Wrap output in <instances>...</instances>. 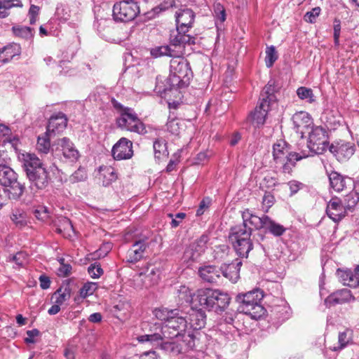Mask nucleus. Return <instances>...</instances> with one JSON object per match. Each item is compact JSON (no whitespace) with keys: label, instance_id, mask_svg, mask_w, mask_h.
Returning <instances> with one entry per match:
<instances>
[{"label":"nucleus","instance_id":"obj_1","mask_svg":"<svg viewBox=\"0 0 359 359\" xmlns=\"http://www.w3.org/2000/svg\"><path fill=\"white\" fill-rule=\"evenodd\" d=\"M193 76L189 62L182 57H174L170 62V75L167 78L161 76L156 77L154 88L156 93L162 97L179 89L184 88L189 85Z\"/></svg>","mask_w":359,"mask_h":359},{"label":"nucleus","instance_id":"obj_2","mask_svg":"<svg viewBox=\"0 0 359 359\" xmlns=\"http://www.w3.org/2000/svg\"><path fill=\"white\" fill-rule=\"evenodd\" d=\"M18 158L32 192L36 193L48 187L51 178L42 160L31 153L21 154Z\"/></svg>","mask_w":359,"mask_h":359},{"label":"nucleus","instance_id":"obj_3","mask_svg":"<svg viewBox=\"0 0 359 359\" xmlns=\"http://www.w3.org/2000/svg\"><path fill=\"white\" fill-rule=\"evenodd\" d=\"M311 154L306 151L297 153L291 150V146L284 140H278L273 145V159L276 167L280 165L283 173L290 174L296 162L307 158Z\"/></svg>","mask_w":359,"mask_h":359},{"label":"nucleus","instance_id":"obj_4","mask_svg":"<svg viewBox=\"0 0 359 359\" xmlns=\"http://www.w3.org/2000/svg\"><path fill=\"white\" fill-rule=\"evenodd\" d=\"M187 320L185 317L180 315L177 309V314L172 316L166 320V324L162 325L161 333L164 338L175 341L176 344H187V337L191 338L195 346V336L192 331H187Z\"/></svg>","mask_w":359,"mask_h":359},{"label":"nucleus","instance_id":"obj_5","mask_svg":"<svg viewBox=\"0 0 359 359\" xmlns=\"http://www.w3.org/2000/svg\"><path fill=\"white\" fill-rule=\"evenodd\" d=\"M196 301L203 309L221 313L229 305L231 297L226 292L219 290L203 288L197 290Z\"/></svg>","mask_w":359,"mask_h":359},{"label":"nucleus","instance_id":"obj_6","mask_svg":"<svg viewBox=\"0 0 359 359\" xmlns=\"http://www.w3.org/2000/svg\"><path fill=\"white\" fill-rule=\"evenodd\" d=\"M263 297L264 292L259 288L239 293L236 297V302L238 304V310L253 319H259L266 313V309L261 304Z\"/></svg>","mask_w":359,"mask_h":359},{"label":"nucleus","instance_id":"obj_7","mask_svg":"<svg viewBox=\"0 0 359 359\" xmlns=\"http://www.w3.org/2000/svg\"><path fill=\"white\" fill-rule=\"evenodd\" d=\"M111 102L119 114V116L116 118V124L118 128L140 135L147 133L145 125L133 108L124 107L114 98L111 99Z\"/></svg>","mask_w":359,"mask_h":359},{"label":"nucleus","instance_id":"obj_8","mask_svg":"<svg viewBox=\"0 0 359 359\" xmlns=\"http://www.w3.org/2000/svg\"><path fill=\"white\" fill-rule=\"evenodd\" d=\"M0 184L11 201H19L26 190L25 184L18 180V173L4 163H0Z\"/></svg>","mask_w":359,"mask_h":359},{"label":"nucleus","instance_id":"obj_9","mask_svg":"<svg viewBox=\"0 0 359 359\" xmlns=\"http://www.w3.org/2000/svg\"><path fill=\"white\" fill-rule=\"evenodd\" d=\"M164 337L158 333L153 334H146L140 337L139 341L141 342L150 341L154 343L156 348L162 351L165 354L172 356H177L191 350L194 348V343L189 336L187 337V344H176L175 341H165Z\"/></svg>","mask_w":359,"mask_h":359},{"label":"nucleus","instance_id":"obj_10","mask_svg":"<svg viewBox=\"0 0 359 359\" xmlns=\"http://www.w3.org/2000/svg\"><path fill=\"white\" fill-rule=\"evenodd\" d=\"M251 235V231L245 229V226H233L230 228L229 241L241 258H248L250 252L253 249Z\"/></svg>","mask_w":359,"mask_h":359},{"label":"nucleus","instance_id":"obj_11","mask_svg":"<svg viewBox=\"0 0 359 359\" xmlns=\"http://www.w3.org/2000/svg\"><path fill=\"white\" fill-rule=\"evenodd\" d=\"M139 14H140V6L134 0H123L116 2L112 9V16L115 22H130Z\"/></svg>","mask_w":359,"mask_h":359},{"label":"nucleus","instance_id":"obj_12","mask_svg":"<svg viewBox=\"0 0 359 359\" xmlns=\"http://www.w3.org/2000/svg\"><path fill=\"white\" fill-rule=\"evenodd\" d=\"M328 133L322 126H313L309 133L307 147L312 154H322L328 145Z\"/></svg>","mask_w":359,"mask_h":359},{"label":"nucleus","instance_id":"obj_13","mask_svg":"<svg viewBox=\"0 0 359 359\" xmlns=\"http://www.w3.org/2000/svg\"><path fill=\"white\" fill-rule=\"evenodd\" d=\"M114 21L103 9L99 8L95 14L93 27L102 38L109 40L112 32Z\"/></svg>","mask_w":359,"mask_h":359},{"label":"nucleus","instance_id":"obj_14","mask_svg":"<svg viewBox=\"0 0 359 359\" xmlns=\"http://www.w3.org/2000/svg\"><path fill=\"white\" fill-rule=\"evenodd\" d=\"M355 149L354 143L343 140L334 141L329 147L330 151L341 163L349 160L354 154Z\"/></svg>","mask_w":359,"mask_h":359},{"label":"nucleus","instance_id":"obj_15","mask_svg":"<svg viewBox=\"0 0 359 359\" xmlns=\"http://www.w3.org/2000/svg\"><path fill=\"white\" fill-rule=\"evenodd\" d=\"M209 238L207 235H202L198 239L191 243L185 250V260L196 262L205 252Z\"/></svg>","mask_w":359,"mask_h":359},{"label":"nucleus","instance_id":"obj_16","mask_svg":"<svg viewBox=\"0 0 359 359\" xmlns=\"http://www.w3.org/2000/svg\"><path fill=\"white\" fill-rule=\"evenodd\" d=\"M147 239V237L143 236L134 241V243L127 251L126 258L128 262L135 264L144 257L145 251L149 248Z\"/></svg>","mask_w":359,"mask_h":359},{"label":"nucleus","instance_id":"obj_17","mask_svg":"<svg viewBox=\"0 0 359 359\" xmlns=\"http://www.w3.org/2000/svg\"><path fill=\"white\" fill-rule=\"evenodd\" d=\"M111 154L114 160H127L133 156V142L121 137L112 147Z\"/></svg>","mask_w":359,"mask_h":359},{"label":"nucleus","instance_id":"obj_18","mask_svg":"<svg viewBox=\"0 0 359 359\" xmlns=\"http://www.w3.org/2000/svg\"><path fill=\"white\" fill-rule=\"evenodd\" d=\"M241 216L243 223L236 225L237 226H245V229H250L251 231V233H252L253 229L256 230L264 229L266 222V219H265L266 215H264L262 217H258L253 214L249 209H245L242 212Z\"/></svg>","mask_w":359,"mask_h":359},{"label":"nucleus","instance_id":"obj_19","mask_svg":"<svg viewBox=\"0 0 359 359\" xmlns=\"http://www.w3.org/2000/svg\"><path fill=\"white\" fill-rule=\"evenodd\" d=\"M328 176L330 187L337 192L342 191L346 189L347 187H351L353 183L351 178L343 175L341 173L331 170L330 172L327 171Z\"/></svg>","mask_w":359,"mask_h":359},{"label":"nucleus","instance_id":"obj_20","mask_svg":"<svg viewBox=\"0 0 359 359\" xmlns=\"http://www.w3.org/2000/svg\"><path fill=\"white\" fill-rule=\"evenodd\" d=\"M67 125V118L62 112L53 114L48 120L46 135L59 133L63 131Z\"/></svg>","mask_w":359,"mask_h":359},{"label":"nucleus","instance_id":"obj_21","mask_svg":"<svg viewBox=\"0 0 359 359\" xmlns=\"http://www.w3.org/2000/svg\"><path fill=\"white\" fill-rule=\"evenodd\" d=\"M190 327L194 330L203 328L206 323V314L203 307L197 309V304L191 306L188 312Z\"/></svg>","mask_w":359,"mask_h":359},{"label":"nucleus","instance_id":"obj_22","mask_svg":"<svg viewBox=\"0 0 359 359\" xmlns=\"http://www.w3.org/2000/svg\"><path fill=\"white\" fill-rule=\"evenodd\" d=\"M326 213L332 221L339 222L345 217L346 209L339 198H333L327 203Z\"/></svg>","mask_w":359,"mask_h":359},{"label":"nucleus","instance_id":"obj_23","mask_svg":"<svg viewBox=\"0 0 359 359\" xmlns=\"http://www.w3.org/2000/svg\"><path fill=\"white\" fill-rule=\"evenodd\" d=\"M292 121L294 130L297 133L301 134L302 137L306 133L305 130L312 124L311 116L304 111L295 113L292 117Z\"/></svg>","mask_w":359,"mask_h":359},{"label":"nucleus","instance_id":"obj_24","mask_svg":"<svg viewBox=\"0 0 359 359\" xmlns=\"http://www.w3.org/2000/svg\"><path fill=\"white\" fill-rule=\"evenodd\" d=\"M269 108L270 104L266 103V100L262 101L259 100V104L255 107V110L249 114L248 117V121L252 124H255L257 127L264 125Z\"/></svg>","mask_w":359,"mask_h":359},{"label":"nucleus","instance_id":"obj_25","mask_svg":"<svg viewBox=\"0 0 359 359\" xmlns=\"http://www.w3.org/2000/svg\"><path fill=\"white\" fill-rule=\"evenodd\" d=\"M189 29L180 30V27L172 30L170 34V43L174 46H185L187 44H195V37L187 34Z\"/></svg>","mask_w":359,"mask_h":359},{"label":"nucleus","instance_id":"obj_26","mask_svg":"<svg viewBox=\"0 0 359 359\" xmlns=\"http://www.w3.org/2000/svg\"><path fill=\"white\" fill-rule=\"evenodd\" d=\"M176 26L180 27V30L189 29L194 22L195 13L188 8L180 9L175 13Z\"/></svg>","mask_w":359,"mask_h":359},{"label":"nucleus","instance_id":"obj_27","mask_svg":"<svg viewBox=\"0 0 359 359\" xmlns=\"http://www.w3.org/2000/svg\"><path fill=\"white\" fill-rule=\"evenodd\" d=\"M59 144L61 147L62 155L64 158L62 161L74 163L79 159V152L69 138L63 137L60 140Z\"/></svg>","mask_w":359,"mask_h":359},{"label":"nucleus","instance_id":"obj_28","mask_svg":"<svg viewBox=\"0 0 359 359\" xmlns=\"http://www.w3.org/2000/svg\"><path fill=\"white\" fill-rule=\"evenodd\" d=\"M241 266L242 262L239 259H236L230 264H223L219 268L220 275L222 274L232 283H236L240 278Z\"/></svg>","mask_w":359,"mask_h":359},{"label":"nucleus","instance_id":"obj_29","mask_svg":"<svg viewBox=\"0 0 359 359\" xmlns=\"http://www.w3.org/2000/svg\"><path fill=\"white\" fill-rule=\"evenodd\" d=\"M355 298L350 290L344 288L330 294L325 299V304L327 306H332L337 304H342Z\"/></svg>","mask_w":359,"mask_h":359},{"label":"nucleus","instance_id":"obj_30","mask_svg":"<svg viewBox=\"0 0 359 359\" xmlns=\"http://www.w3.org/2000/svg\"><path fill=\"white\" fill-rule=\"evenodd\" d=\"M337 274L344 285L351 287L359 286V265L353 271L351 269H337Z\"/></svg>","mask_w":359,"mask_h":359},{"label":"nucleus","instance_id":"obj_31","mask_svg":"<svg viewBox=\"0 0 359 359\" xmlns=\"http://www.w3.org/2000/svg\"><path fill=\"white\" fill-rule=\"evenodd\" d=\"M21 54V47L16 43H11L0 48V62L6 64L10 62L15 56Z\"/></svg>","mask_w":359,"mask_h":359},{"label":"nucleus","instance_id":"obj_32","mask_svg":"<svg viewBox=\"0 0 359 359\" xmlns=\"http://www.w3.org/2000/svg\"><path fill=\"white\" fill-rule=\"evenodd\" d=\"M219 268L213 265L201 266L198 269V274L204 280L210 283H217L220 278Z\"/></svg>","mask_w":359,"mask_h":359},{"label":"nucleus","instance_id":"obj_33","mask_svg":"<svg viewBox=\"0 0 359 359\" xmlns=\"http://www.w3.org/2000/svg\"><path fill=\"white\" fill-rule=\"evenodd\" d=\"M153 149L155 160L161 161L167 158L169 156L168 142L163 137L155 139L153 142Z\"/></svg>","mask_w":359,"mask_h":359},{"label":"nucleus","instance_id":"obj_34","mask_svg":"<svg viewBox=\"0 0 359 359\" xmlns=\"http://www.w3.org/2000/svg\"><path fill=\"white\" fill-rule=\"evenodd\" d=\"M279 88L276 86L274 80H270L268 83L265 86L261 93L260 100L266 101V103L271 104L275 103L277 100L275 93L278 92Z\"/></svg>","mask_w":359,"mask_h":359},{"label":"nucleus","instance_id":"obj_35","mask_svg":"<svg viewBox=\"0 0 359 359\" xmlns=\"http://www.w3.org/2000/svg\"><path fill=\"white\" fill-rule=\"evenodd\" d=\"M175 6V0H163L158 6L151 11L144 13V20H151L156 18L161 12L172 8Z\"/></svg>","mask_w":359,"mask_h":359},{"label":"nucleus","instance_id":"obj_36","mask_svg":"<svg viewBox=\"0 0 359 359\" xmlns=\"http://www.w3.org/2000/svg\"><path fill=\"white\" fill-rule=\"evenodd\" d=\"M265 219H266V222L265 223L264 229L266 232L276 237L281 236L285 233L287 229L282 224L276 222L269 216H266Z\"/></svg>","mask_w":359,"mask_h":359},{"label":"nucleus","instance_id":"obj_37","mask_svg":"<svg viewBox=\"0 0 359 359\" xmlns=\"http://www.w3.org/2000/svg\"><path fill=\"white\" fill-rule=\"evenodd\" d=\"M196 293L194 294L191 290L186 286H181L180 289L178 290V297L182 302V304L184 302L189 303L191 304V306L198 304V301H196Z\"/></svg>","mask_w":359,"mask_h":359},{"label":"nucleus","instance_id":"obj_38","mask_svg":"<svg viewBox=\"0 0 359 359\" xmlns=\"http://www.w3.org/2000/svg\"><path fill=\"white\" fill-rule=\"evenodd\" d=\"M20 0H0V18H5L9 15L8 10L13 7H22Z\"/></svg>","mask_w":359,"mask_h":359},{"label":"nucleus","instance_id":"obj_39","mask_svg":"<svg viewBox=\"0 0 359 359\" xmlns=\"http://www.w3.org/2000/svg\"><path fill=\"white\" fill-rule=\"evenodd\" d=\"M11 219L19 229H22L27 224V214L22 210H14L11 215Z\"/></svg>","mask_w":359,"mask_h":359},{"label":"nucleus","instance_id":"obj_40","mask_svg":"<svg viewBox=\"0 0 359 359\" xmlns=\"http://www.w3.org/2000/svg\"><path fill=\"white\" fill-rule=\"evenodd\" d=\"M154 313L156 318L161 321H163V325L166 324V320L170 319V318L173 315L177 314V309H168L167 308H159L156 309L154 311Z\"/></svg>","mask_w":359,"mask_h":359},{"label":"nucleus","instance_id":"obj_41","mask_svg":"<svg viewBox=\"0 0 359 359\" xmlns=\"http://www.w3.org/2000/svg\"><path fill=\"white\" fill-rule=\"evenodd\" d=\"M358 201V194L355 191V192H351L348 194L346 195L343 201H341V203L344 207L345 208L346 210H351L357 205Z\"/></svg>","mask_w":359,"mask_h":359},{"label":"nucleus","instance_id":"obj_42","mask_svg":"<svg viewBox=\"0 0 359 359\" xmlns=\"http://www.w3.org/2000/svg\"><path fill=\"white\" fill-rule=\"evenodd\" d=\"M13 32L17 36L25 39H31L34 36L33 29L29 27H13Z\"/></svg>","mask_w":359,"mask_h":359},{"label":"nucleus","instance_id":"obj_43","mask_svg":"<svg viewBox=\"0 0 359 359\" xmlns=\"http://www.w3.org/2000/svg\"><path fill=\"white\" fill-rule=\"evenodd\" d=\"M297 95L299 99L305 100L309 103H313L315 101V96L311 88L299 87L297 90Z\"/></svg>","mask_w":359,"mask_h":359},{"label":"nucleus","instance_id":"obj_44","mask_svg":"<svg viewBox=\"0 0 359 359\" xmlns=\"http://www.w3.org/2000/svg\"><path fill=\"white\" fill-rule=\"evenodd\" d=\"M173 50H172L168 46H161L153 48L150 50L151 55L157 58L161 56L168 55L172 57Z\"/></svg>","mask_w":359,"mask_h":359},{"label":"nucleus","instance_id":"obj_45","mask_svg":"<svg viewBox=\"0 0 359 359\" xmlns=\"http://www.w3.org/2000/svg\"><path fill=\"white\" fill-rule=\"evenodd\" d=\"M278 57L275 46H271L266 48L265 63L268 68H270L273 65Z\"/></svg>","mask_w":359,"mask_h":359},{"label":"nucleus","instance_id":"obj_46","mask_svg":"<svg viewBox=\"0 0 359 359\" xmlns=\"http://www.w3.org/2000/svg\"><path fill=\"white\" fill-rule=\"evenodd\" d=\"M58 294V296L56 297L55 303L60 306L70 298L71 289L68 285H67L64 289L60 287L55 292V294Z\"/></svg>","mask_w":359,"mask_h":359},{"label":"nucleus","instance_id":"obj_47","mask_svg":"<svg viewBox=\"0 0 359 359\" xmlns=\"http://www.w3.org/2000/svg\"><path fill=\"white\" fill-rule=\"evenodd\" d=\"M97 288V287L96 283L91 282L86 283L79 290L80 296L85 299L87 297L92 295Z\"/></svg>","mask_w":359,"mask_h":359},{"label":"nucleus","instance_id":"obj_48","mask_svg":"<svg viewBox=\"0 0 359 359\" xmlns=\"http://www.w3.org/2000/svg\"><path fill=\"white\" fill-rule=\"evenodd\" d=\"M278 184V179L270 175H266L260 183V189H273Z\"/></svg>","mask_w":359,"mask_h":359},{"label":"nucleus","instance_id":"obj_49","mask_svg":"<svg viewBox=\"0 0 359 359\" xmlns=\"http://www.w3.org/2000/svg\"><path fill=\"white\" fill-rule=\"evenodd\" d=\"M50 147V143L48 138L45 137H39L37 140L36 148L40 153L48 154Z\"/></svg>","mask_w":359,"mask_h":359},{"label":"nucleus","instance_id":"obj_50","mask_svg":"<svg viewBox=\"0 0 359 359\" xmlns=\"http://www.w3.org/2000/svg\"><path fill=\"white\" fill-rule=\"evenodd\" d=\"M117 179V175L115 171L111 168L106 169V174L104 175V180L102 181V185L104 187L109 186L113 182Z\"/></svg>","mask_w":359,"mask_h":359},{"label":"nucleus","instance_id":"obj_51","mask_svg":"<svg viewBox=\"0 0 359 359\" xmlns=\"http://www.w3.org/2000/svg\"><path fill=\"white\" fill-rule=\"evenodd\" d=\"M213 8L215 17L221 22H224L226 20V11L223 5L220 3H215Z\"/></svg>","mask_w":359,"mask_h":359},{"label":"nucleus","instance_id":"obj_52","mask_svg":"<svg viewBox=\"0 0 359 359\" xmlns=\"http://www.w3.org/2000/svg\"><path fill=\"white\" fill-rule=\"evenodd\" d=\"M88 272L91 278H98L103 273V269H102L100 264H97L96 262L94 264H91L88 268Z\"/></svg>","mask_w":359,"mask_h":359},{"label":"nucleus","instance_id":"obj_53","mask_svg":"<svg viewBox=\"0 0 359 359\" xmlns=\"http://www.w3.org/2000/svg\"><path fill=\"white\" fill-rule=\"evenodd\" d=\"M34 215L41 221H46L49 217L48 208L45 206H39L34 210Z\"/></svg>","mask_w":359,"mask_h":359},{"label":"nucleus","instance_id":"obj_54","mask_svg":"<svg viewBox=\"0 0 359 359\" xmlns=\"http://www.w3.org/2000/svg\"><path fill=\"white\" fill-rule=\"evenodd\" d=\"M321 9L320 7H315L311 11H308L304 15V19L309 23H314L316 18L319 16Z\"/></svg>","mask_w":359,"mask_h":359},{"label":"nucleus","instance_id":"obj_55","mask_svg":"<svg viewBox=\"0 0 359 359\" xmlns=\"http://www.w3.org/2000/svg\"><path fill=\"white\" fill-rule=\"evenodd\" d=\"M69 11L68 7L63 5L62 4H57L55 11V15L59 18L63 19L64 20H67L69 17Z\"/></svg>","mask_w":359,"mask_h":359},{"label":"nucleus","instance_id":"obj_56","mask_svg":"<svg viewBox=\"0 0 359 359\" xmlns=\"http://www.w3.org/2000/svg\"><path fill=\"white\" fill-rule=\"evenodd\" d=\"M146 279H149L150 285H154L158 283L160 279L159 270L157 268H152L146 276Z\"/></svg>","mask_w":359,"mask_h":359},{"label":"nucleus","instance_id":"obj_57","mask_svg":"<svg viewBox=\"0 0 359 359\" xmlns=\"http://www.w3.org/2000/svg\"><path fill=\"white\" fill-rule=\"evenodd\" d=\"M341 33V22L339 19L335 18L334 20V43L336 46L339 45V37Z\"/></svg>","mask_w":359,"mask_h":359},{"label":"nucleus","instance_id":"obj_58","mask_svg":"<svg viewBox=\"0 0 359 359\" xmlns=\"http://www.w3.org/2000/svg\"><path fill=\"white\" fill-rule=\"evenodd\" d=\"M168 217L172 218V221L170 222V225L172 228L177 227L181 223L182 220L184 219L186 217V214L184 212H178L175 215L168 214Z\"/></svg>","mask_w":359,"mask_h":359},{"label":"nucleus","instance_id":"obj_59","mask_svg":"<svg viewBox=\"0 0 359 359\" xmlns=\"http://www.w3.org/2000/svg\"><path fill=\"white\" fill-rule=\"evenodd\" d=\"M27 255L24 252H18L11 258L18 266H22L26 262Z\"/></svg>","mask_w":359,"mask_h":359},{"label":"nucleus","instance_id":"obj_60","mask_svg":"<svg viewBox=\"0 0 359 359\" xmlns=\"http://www.w3.org/2000/svg\"><path fill=\"white\" fill-rule=\"evenodd\" d=\"M275 198L271 192L266 191L262 199V204L266 208V212L274 204Z\"/></svg>","mask_w":359,"mask_h":359},{"label":"nucleus","instance_id":"obj_61","mask_svg":"<svg viewBox=\"0 0 359 359\" xmlns=\"http://www.w3.org/2000/svg\"><path fill=\"white\" fill-rule=\"evenodd\" d=\"M26 334L27 337L25 339V342L26 344H34L36 342L34 337H39L40 335V332L38 329L34 328L30 330H27Z\"/></svg>","mask_w":359,"mask_h":359},{"label":"nucleus","instance_id":"obj_62","mask_svg":"<svg viewBox=\"0 0 359 359\" xmlns=\"http://www.w3.org/2000/svg\"><path fill=\"white\" fill-rule=\"evenodd\" d=\"M72 271V266L69 264L62 263V266L57 269V275L62 277L68 276Z\"/></svg>","mask_w":359,"mask_h":359},{"label":"nucleus","instance_id":"obj_63","mask_svg":"<svg viewBox=\"0 0 359 359\" xmlns=\"http://www.w3.org/2000/svg\"><path fill=\"white\" fill-rule=\"evenodd\" d=\"M167 130L173 134L177 135L179 133L178 123L175 120H172L166 123Z\"/></svg>","mask_w":359,"mask_h":359},{"label":"nucleus","instance_id":"obj_64","mask_svg":"<svg viewBox=\"0 0 359 359\" xmlns=\"http://www.w3.org/2000/svg\"><path fill=\"white\" fill-rule=\"evenodd\" d=\"M72 177L77 182L84 180L87 177V174L85 169L79 168L73 173Z\"/></svg>","mask_w":359,"mask_h":359}]
</instances>
